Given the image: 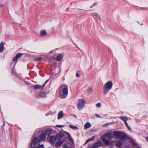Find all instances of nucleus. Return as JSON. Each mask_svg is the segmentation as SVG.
<instances>
[{"instance_id":"8","label":"nucleus","mask_w":148,"mask_h":148,"mask_svg":"<svg viewBox=\"0 0 148 148\" xmlns=\"http://www.w3.org/2000/svg\"><path fill=\"white\" fill-rule=\"evenodd\" d=\"M120 119L124 122L126 126L128 129L130 130H131V128L129 126L127 122V121L128 120L127 117L125 116H121L120 117Z\"/></svg>"},{"instance_id":"28","label":"nucleus","mask_w":148,"mask_h":148,"mask_svg":"<svg viewBox=\"0 0 148 148\" xmlns=\"http://www.w3.org/2000/svg\"><path fill=\"white\" fill-rule=\"evenodd\" d=\"M35 60L36 61H38L40 60H42V59L40 57L37 58H36Z\"/></svg>"},{"instance_id":"23","label":"nucleus","mask_w":148,"mask_h":148,"mask_svg":"<svg viewBox=\"0 0 148 148\" xmlns=\"http://www.w3.org/2000/svg\"><path fill=\"white\" fill-rule=\"evenodd\" d=\"M92 90H93V88H91V87L89 88L87 90V92L88 93H90V92H92Z\"/></svg>"},{"instance_id":"1","label":"nucleus","mask_w":148,"mask_h":148,"mask_svg":"<svg viewBox=\"0 0 148 148\" xmlns=\"http://www.w3.org/2000/svg\"><path fill=\"white\" fill-rule=\"evenodd\" d=\"M59 97L62 99L65 98L68 94V86L65 84H62L58 88Z\"/></svg>"},{"instance_id":"13","label":"nucleus","mask_w":148,"mask_h":148,"mask_svg":"<svg viewBox=\"0 0 148 148\" xmlns=\"http://www.w3.org/2000/svg\"><path fill=\"white\" fill-rule=\"evenodd\" d=\"M58 140V137L54 136H51L50 138V141L53 143H55L56 141Z\"/></svg>"},{"instance_id":"11","label":"nucleus","mask_w":148,"mask_h":148,"mask_svg":"<svg viewBox=\"0 0 148 148\" xmlns=\"http://www.w3.org/2000/svg\"><path fill=\"white\" fill-rule=\"evenodd\" d=\"M64 56L63 53H60L55 58L56 60L58 61H60L63 58Z\"/></svg>"},{"instance_id":"36","label":"nucleus","mask_w":148,"mask_h":148,"mask_svg":"<svg viewBox=\"0 0 148 148\" xmlns=\"http://www.w3.org/2000/svg\"><path fill=\"white\" fill-rule=\"evenodd\" d=\"M68 136H70V134H68Z\"/></svg>"},{"instance_id":"35","label":"nucleus","mask_w":148,"mask_h":148,"mask_svg":"<svg viewBox=\"0 0 148 148\" xmlns=\"http://www.w3.org/2000/svg\"><path fill=\"white\" fill-rule=\"evenodd\" d=\"M74 116L75 117V118H77V117L76 116Z\"/></svg>"},{"instance_id":"19","label":"nucleus","mask_w":148,"mask_h":148,"mask_svg":"<svg viewBox=\"0 0 148 148\" xmlns=\"http://www.w3.org/2000/svg\"><path fill=\"white\" fill-rule=\"evenodd\" d=\"M40 35L42 36H44L47 35L46 31L45 30L41 31L40 32Z\"/></svg>"},{"instance_id":"30","label":"nucleus","mask_w":148,"mask_h":148,"mask_svg":"<svg viewBox=\"0 0 148 148\" xmlns=\"http://www.w3.org/2000/svg\"><path fill=\"white\" fill-rule=\"evenodd\" d=\"M63 148H70V147H67L66 145H64L63 146Z\"/></svg>"},{"instance_id":"14","label":"nucleus","mask_w":148,"mask_h":148,"mask_svg":"<svg viewBox=\"0 0 148 148\" xmlns=\"http://www.w3.org/2000/svg\"><path fill=\"white\" fill-rule=\"evenodd\" d=\"M23 54L22 53H18L16 55V56L13 58V61L17 62L18 59Z\"/></svg>"},{"instance_id":"10","label":"nucleus","mask_w":148,"mask_h":148,"mask_svg":"<svg viewBox=\"0 0 148 148\" xmlns=\"http://www.w3.org/2000/svg\"><path fill=\"white\" fill-rule=\"evenodd\" d=\"M47 97L46 93L43 92L40 93L39 95L37 96V98L39 99L40 98H45Z\"/></svg>"},{"instance_id":"31","label":"nucleus","mask_w":148,"mask_h":148,"mask_svg":"<svg viewBox=\"0 0 148 148\" xmlns=\"http://www.w3.org/2000/svg\"><path fill=\"white\" fill-rule=\"evenodd\" d=\"M56 126L58 127H63V126L62 125H57Z\"/></svg>"},{"instance_id":"25","label":"nucleus","mask_w":148,"mask_h":148,"mask_svg":"<svg viewBox=\"0 0 148 148\" xmlns=\"http://www.w3.org/2000/svg\"><path fill=\"white\" fill-rule=\"evenodd\" d=\"M69 126L71 128H72L73 129H76V128H77V127L76 126H75L70 125Z\"/></svg>"},{"instance_id":"22","label":"nucleus","mask_w":148,"mask_h":148,"mask_svg":"<svg viewBox=\"0 0 148 148\" xmlns=\"http://www.w3.org/2000/svg\"><path fill=\"white\" fill-rule=\"evenodd\" d=\"M95 136L92 137V138H91L90 139L87 140L85 142V144H87L91 140H94L95 139Z\"/></svg>"},{"instance_id":"5","label":"nucleus","mask_w":148,"mask_h":148,"mask_svg":"<svg viewBox=\"0 0 148 148\" xmlns=\"http://www.w3.org/2000/svg\"><path fill=\"white\" fill-rule=\"evenodd\" d=\"M38 140L35 137L32 140V143H30L31 148H44L43 145L38 144Z\"/></svg>"},{"instance_id":"3","label":"nucleus","mask_w":148,"mask_h":148,"mask_svg":"<svg viewBox=\"0 0 148 148\" xmlns=\"http://www.w3.org/2000/svg\"><path fill=\"white\" fill-rule=\"evenodd\" d=\"M113 134L116 137L119 138L121 140L123 141H125L127 139L126 136L123 133L118 131H114Z\"/></svg>"},{"instance_id":"2","label":"nucleus","mask_w":148,"mask_h":148,"mask_svg":"<svg viewBox=\"0 0 148 148\" xmlns=\"http://www.w3.org/2000/svg\"><path fill=\"white\" fill-rule=\"evenodd\" d=\"M113 137V135L111 132H108L101 137V139L103 143L106 145L108 146L110 144V141L107 139L106 138L111 139Z\"/></svg>"},{"instance_id":"7","label":"nucleus","mask_w":148,"mask_h":148,"mask_svg":"<svg viewBox=\"0 0 148 148\" xmlns=\"http://www.w3.org/2000/svg\"><path fill=\"white\" fill-rule=\"evenodd\" d=\"M86 102L84 99H79V100L77 108L79 110H81L84 107Z\"/></svg>"},{"instance_id":"26","label":"nucleus","mask_w":148,"mask_h":148,"mask_svg":"<svg viewBox=\"0 0 148 148\" xmlns=\"http://www.w3.org/2000/svg\"><path fill=\"white\" fill-rule=\"evenodd\" d=\"M101 103H98L96 104V106L97 107H99L101 106Z\"/></svg>"},{"instance_id":"37","label":"nucleus","mask_w":148,"mask_h":148,"mask_svg":"<svg viewBox=\"0 0 148 148\" xmlns=\"http://www.w3.org/2000/svg\"><path fill=\"white\" fill-rule=\"evenodd\" d=\"M89 148H93V147H92V146L90 147Z\"/></svg>"},{"instance_id":"17","label":"nucleus","mask_w":148,"mask_h":148,"mask_svg":"<svg viewBox=\"0 0 148 148\" xmlns=\"http://www.w3.org/2000/svg\"><path fill=\"white\" fill-rule=\"evenodd\" d=\"M91 126V124L90 123H86L84 125V129H86L90 128Z\"/></svg>"},{"instance_id":"27","label":"nucleus","mask_w":148,"mask_h":148,"mask_svg":"<svg viewBox=\"0 0 148 148\" xmlns=\"http://www.w3.org/2000/svg\"><path fill=\"white\" fill-rule=\"evenodd\" d=\"M76 75L77 77H79L80 76V74L78 73L77 72L76 73Z\"/></svg>"},{"instance_id":"4","label":"nucleus","mask_w":148,"mask_h":148,"mask_svg":"<svg viewBox=\"0 0 148 148\" xmlns=\"http://www.w3.org/2000/svg\"><path fill=\"white\" fill-rule=\"evenodd\" d=\"M113 83L112 81H110L107 82L104 86V94H107L112 87Z\"/></svg>"},{"instance_id":"24","label":"nucleus","mask_w":148,"mask_h":148,"mask_svg":"<svg viewBox=\"0 0 148 148\" xmlns=\"http://www.w3.org/2000/svg\"><path fill=\"white\" fill-rule=\"evenodd\" d=\"M130 143H131L132 144V145L134 146L136 145V143L135 141L133 140H130Z\"/></svg>"},{"instance_id":"20","label":"nucleus","mask_w":148,"mask_h":148,"mask_svg":"<svg viewBox=\"0 0 148 148\" xmlns=\"http://www.w3.org/2000/svg\"><path fill=\"white\" fill-rule=\"evenodd\" d=\"M122 144V143L121 141L119 140L117 141L116 145L118 147H120Z\"/></svg>"},{"instance_id":"18","label":"nucleus","mask_w":148,"mask_h":148,"mask_svg":"<svg viewBox=\"0 0 148 148\" xmlns=\"http://www.w3.org/2000/svg\"><path fill=\"white\" fill-rule=\"evenodd\" d=\"M92 15L96 16L99 19H101V17L100 16L97 12H93L92 13Z\"/></svg>"},{"instance_id":"21","label":"nucleus","mask_w":148,"mask_h":148,"mask_svg":"<svg viewBox=\"0 0 148 148\" xmlns=\"http://www.w3.org/2000/svg\"><path fill=\"white\" fill-rule=\"evenodd\" d=\"M63 143V142L62 140H60L59 141L57 142L56 143V146H60Z\"/></svg>"},{"instance_id":"12","label":"nucleus","mask_w":148,"mask_h":148,"mask_svg":"<svg viewBox=\"0 0 148 148\" xmlns=\"http://www.w3.org/2000/svg\"><path fill=\"white\" fill-rule=\"evenodd\" d=\"M102 145V143L101 141H98L92 145V147L93 148H98Z\"/></svg>"},{"instance_id":"6","label":"nucleus","mask_w":148,"mask_h":148,"mask_svg":"<svg viewBox=\"0 0 148 148\" xmlns=\"http://www.w3.org/2000/svg\"><path fill=\"white\" fill-rule=\"evenodd\" d=\"M50 131L49 130H46L44 132L41 133L38 138V141L40 142L45 140V139L46 135L49 134Z\"/></svg>"},{"instance_id":"33","label":"nucleus","mask_w":148,"mask_h":148,"mask_svg":"<svg viewBox=\"0 0 148 148\" xmlns=\"http://www.w3.org/2000/svg\"><path fill=\"white\" fill-rule=\"evenodd\" d=\"M146 140L147 141H148V137H147L146 138Z\"/></svg>"},{"instance_id":"9","label":"nucleus","mask_w":148,"mask_h":148,"mask_svg":"<svg viewBox=\"0 0 148 148\" xmlns=\"http://www.w3.org/2000/svg\"><path fill=\"white\" fill-rule=\"evenodd\" d=\"M49 81V80H46L44 83L42 85H34V88L35 89H41L43 88H44L45 85L46 84V83Z\"/></svg>"},{"instance_id":"15","label":"nucleus","mask_w":148,"mask_h":148,"mask_svg":"<svg viewBox=\"0 0 148 148\" xmlns=\"http://www.w3.org/2000/svg\"><path fill=\"white\" fill-rule=\"evenodd\" d=\"M4 43L3 42H1L0 44V52L1 53L4 50Z\"/></svg>"},{"instance_id":"16","label":"nucleus","mask_w":148,"mask_h":148,"mask_svg":"<svg viewBox=\"0 0 148 148\" xmlns=\"http://www.w3.org/2000/svg\"><path fill=\"white\" fill-rule=\"evenodd\" d=\"M58 119H60L63 116V114L62 111H60L58 114Z\"/></svg>"},{"instance_id":"29","label":"nucleus","mask_w":148,"mask_h":148,"mask_svg":"<svg viewBox=\"0 0 148 148\" xmlns=\"http://www.w3.org/2000/svg\"><path fill=\"white\" fill-rule=\"evenodd\" d=\"M95 116H97V117L99 118H101V117L98 114H96L95 115Z\"/></svg>"},{"instance_id":"32","label":"nucleus","mask_w":148,"mask_h":148,"mask_svg":"<svg viewBox=\"0 0 148 148\" xmlns=\"http://www.w3.org/2000/svg\"><path fill=\"white\" fill-rule=\"evenodd\" d=\"M3 6V5L2 4H0V8L2 7Z\"/></svg>"},{"instance_id":"34","label":"nucleus","mask_w":148,"mask_h":148,"mask_svg":"<svg viewBox=\"0 0 148 148\" xmlns=\"http://www.w3.org/2000/svg\"><path fill=\"white\" fill-rule=\"evenodd\" d=\"M126 147H128L129 146V145H126Z\"/></svg>"}]
</instances>
